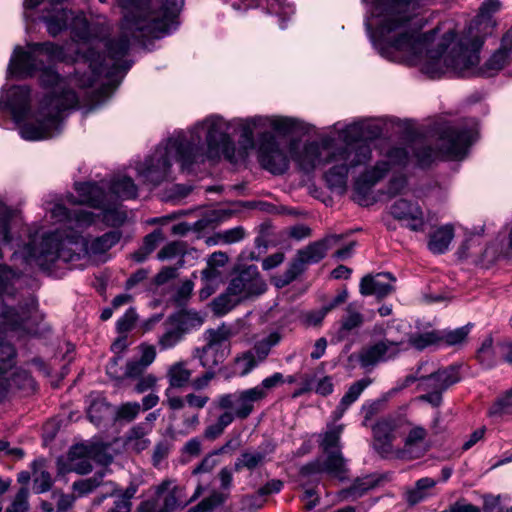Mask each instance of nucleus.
<instances>
[{
	"label": "nucleus",
	"mask_w": 512,
	"mask_h": 512,
	"mask_svg": "<svg viewBox=\"0 0 512 512\" xmlns=\"http://www.w3.org/2000/svg\"><path fill=\"white\" fill-rule=\"evenodd\" d=\"M327 458L324 462L319 460L310 462L301 468L302 475L326 472L332 477L344 480L347 478V468L341 451L326 453Z\"/></svg>",
	"instance_id": "412c9836"
},
{
	"label": "nucleus",
	"mask_w": 512,
	"mask_h": 512,
	"mask_svg": "<svg viewBox=\"0 0 512 512\" xmlns=\"http://www.w3.org/2000/svg\"><path fill=\"white\" fill-rule=\"evenodd\" d=\"M227 499V495L218 491L212 492L208 497L204 498L196 506L190 508L188 512H208L211 511Z\"/></svg>",
	"instance_id": "6e6d98bb"
},
{
	"label": "nucleus",
	"mask_w": 512,
	"mask_h": 512,
	"mask_svg": "<svg viewBox=\"0 0 512 512\" xmlns=\"http://www.w3.org/2000/svg\"><path fill=\"white\" fill-rule=\"evenodd\" d=\"M286 143L279 141L270 133L260 138L258 158L261 166L273 174H283L289 167V159L284 151Z\"/></svg>",
	"instance_id": "dca6fc26"
},
{
	"label": "nucleus",
	"mask_w": 512,
	"mask_h": 512,
	"mask_svg": "<svg viewBox=\"0 0 512 512\" xmlns=\"http://www.w3.org/2000/svg\"><path fill=\"white\" fill-rule=\"evenodd\" d=\"M233 422L230 411H223L217 420L208 425L204 430V437L208 440H215L220 437L225 429Z\"/></svg>",
	"instance_id": "8fccbe9b"
},
{
	"label": "nucleus",
	"mask_w": 512,
	"mask_h": 512,
	"mask_svg": "<svg viewBox=\"0 0 512 512\" xmlns=\"http://www.w3.org/2000/svg\"><path fill=\"white\" fill-rule=\"evenodd\" d=\"M240 301L241 300H238L234 294H230L227 289L226 293L221 294L213 300V311L216 314L224 315L232 310Z\"/></svg>",
	"instance_id": "13d9d810"
},
{
	"label": "nucleus",
	"mask_w": 512,
	"mask_h": 512,
	"mask_svg": "<svg viewBox=\"0 0 512 512\" xmlns=\"http://www.w3.org/2000/svg\"><path fill=\"white\" fill-rule=\"evenodd\" d=\"M104 472L100 471L95 473L92 477L75 481L72 484V490L76 493L75 496L82 497L91 492L103 484Z\"/></svg>",
	"instance_id": "49530a36"
},
{
	"label": "nucleus",
	"mask_w": 512,
	"mask_h": 512,
	"mask_svg": "<svg viewBox=\"0 0 512 512\" xmlns=\"http://www.w3.org/2000/svg\"><path fill=\"white\" fill-rule=\"evenodd\" d=\"M281 336L277 332L270 333L265 338L257 341L251 350L256 356L258 363L263 362L269 355L271 348L280 342Z\"/></svg>",
	"instance_id": "09e8293b"
},
{
	"label": "nucleus",
	"mask_w": 512,
	"mask_h": 512,
	"mask_svg": "<svg viewBox=\"0 0 512 512\" xmlns=\"http://www.w3.org/2000/svg\"><path fill=\"white\" fill-rule=\"evenodd\" d=\"M266 454L261 451H246L243 452L235 462V470L239 471L243 468L254 470L263 464Z\"/></svg>",
	"instance_id": "3c124183"
},
{
	"label": "nucleus",
	"mask_w": 512,
	"mask_h": 512,
	"mask_svg": "<svg viewBox=\"0 0 512 512\" xmlns=\"http://www.w3.org/2000/svg\"><path fill=\"white\" fill-rule=\"evenodd\" d=\"M169 323L177 325L183 334L201 327L204 316L196 311L183 310L169 316Z\"/></svg>",
	"instance_id": "72a5a7b5"
},
{
	"label": "nucleus",
	"mask_w": 512,
	"mask_h": 512,
	"mask_svg": "<svg viewBox=\"0 0 512 512\" xmlns=\"http://www.w3.org/2000/svg\"><path fill=\"white\" fill-rule=\"evenodd\" d=\"M342 239V235H328L325 238L309 244L307 247L299 250L295 260L290 264L282 277L275 278V285L279 288L291 283L299 274H301L306 264L317 263L322 260L328 249L337 245Z\"/></svg>",
	"instance_id": "f8f14e48"
},
{
	"label": "nucleus",
	"mask_w": 512,
	"mask_h": 512,
	"mask_svg": "<svg viewBox=\"0 0 512 512\" xmlns=\"http://www.w3.org/2000/svg\"><path fill=\"white\" fill-rule=\"evenodd\" d=\"M372 383L370 378H362L354 382L341 398L339 405L334 411L335 420L340 419L345 411L353 404L361 395V393Z\"/></svg>",
	"instance_id": "2f4dec72"
},
{
	"label": "nucleus",
	"mask_w": 512,
	"mask_h": 512,
	"mask_svg": "<svg viewBox=\"0 0 512 512\" xmlns=\"http://www.w3.org/2000/svg\"><path fill=\"white\" fill-rule=\"evenodd\" d=\"M265 399V394L260 388H249L235 393H226L218 396L214 401V407L230 411L232 420H245L255 410V404Z\"/></svg>",
	"instance_id": "ddd939ff"
},
{
	"label": "nucleus",
	"mask_w": 512,
	"mask_h": 512,
	"mask_svg": "<svg viewBox=\"0 0 512 512\" xmlns=\"http://www.w3.org/2000/svg\"><path fill=\"white\" fill-rule=\"evenodd\" d=\"M403 344V341L383 337L359 351V364L364 369H372L379 363L393 360L404 350Z\"/></svg>",
	"instance_id": "f3484780"
},
{
	"label": "nucleus",
	"mask_w": 512,
	"mask_h": 512,
	"mask_svg": "<svg viewBox=\"0 0 512 512\" xmlns=\"http://www.w3.org/2000/svg\"><path fill=\"white\" fill-rule=\"evenodd\" d=\"M63 58L62 47L52 42L33 43L28 46L27 51L21 47L14 50V57L10 62L9 69L12 74L21 77L31 76L36 71H41V84L46 88H52V92L45 96L42 103L51 98L59 99L60 102L65 101L68 93H73L78 98L76 93L67 87L68 84L87 88L93 86L102 74H109L104 64L105 58L94 49H89L84 55V64H88L89 73L80 74L79 71H76L72 77L66 80L51 67H46V64L61 61Z\"/></svg>",
	"instance_id": "f03ea898"
},
{
	"label": "nucleus",
	"mask_w": 512,
	"mask_h": 512,
	"mask_svg": "<svg viewBox=\"0 0 512 512\" xmlns=\"http://www.w3.org/2000/svg\"><path fill=\"white\" fill-rule=\"evenodd\" d=\"M125 10L121 24V36L107 44L109 57L118 61L129 50L130 38H159L165 34L184 6V0H117Z\"/></svg>",
	"instance_id": "7ed1b4c3"
},
{
	"label": "nucleus",
	"mask_w": 512,
	"mask_h": 512,
	"mask_svg": "<svg viewBox=\"0 0 512 512\" xmlns=\"http://www.w3.org/2000/svg\"><path fill=\"white\" fill-rule=\"evenodd\" d=\"M395 280L390 273L365 275L360 281V294L363 296L374 295L378 299H383L394 292L395 289L392 282H395Z\"/></svg>",
	"instance_id": "b1692460"
},
{
	"label": "nucleus",
	"mask_w": 512,
	"mask_h": 512,
	"mask_svg": "<svg viewBox=\"0 0 512 512\" xmlns=\"http://www.w3.org/2000/svg\"><path fill=\"white\" fill-rule=\"evenodd\" d=\"M41 19L47 26L48 33L55 37L67 27L68 21L72 19L71 28L75 37L84 42L102 36L103 32L98 23H90L83 14L72 17V13L65 9L53 8V13L43 15Z\"/></svg>",
	"instance_id": "9b49d317"
},
{
	"label": "nucleus",
	"mask_w": 512,
	"mask_h": 512,
	"mask_svg": "<svg viewBox=\"0 0 512 512\" xmlns=\"http://www.w3.org/2000/svg\"><path fill=\"white\" fill-rule=\"evenodd\" d=\"M512 414V389L502 398L498 399L489 409L490 416Z\"/></svg>",
	"instance_id": "680f3d73"
},
{
	"label": "nucleus",
	"mask_w": 512,
	"mask_h": 512,
	"mask_svg": "<svg viewBox=\"0 0 512 512\" xmlns=\"http://www.w3.org/2000/svg\"><path fill=\"white\" fill-rule=\"evenodd\" d=\"M362 308V303L357 301H353L345 307L344 314L340 320L342 331L350 332L363 325L364 315L362 314Z\"/></svg>",
	"instance_id": "c9c22d12"
},
{
	"label": "nucleus",
	"mask_w": 512,
	"mask_h": 512,
	"mask_svg": "<svg viewBox=\"0 0 512 512\" xmlns=\"http://www.w3.org/2000/svg\"><path fill=\"white\" fill-rule=\"evenodd\" d=\"M192 376V370L188 368L185 361L171 365L167 372L169 385L173 388H182L188 385Z\"/></svg>",
	"instance_id": "ea45409f"
},
{
	"label": "nucleus",
	"mask_w": 512,
	"mask_h": 512,
	"mask_svg": "<svg viewBox=\"0 0 512 512\" xmlns=\"http://www.w3.org/2000/svg\"><path fill=\"white\" fill-rule=\"evenodd\" d=\"M141 405L138 402H127L117 409L116 418L126 422L133 421L140 413Z\"/></svg>",
	"instance_id": "e2e57ef3"
},
{
	"label": "nucleus",
	"mask_w": 512,
	"mask_h": 512,
	"mask_svg": "<svg viewBox=\"0 0 512 512\" xmlns=\"http://www.w3.org/2000/svg\"><path fill=\"white\" fill-rule=\"evenodd\" d=\"M77 105L78 98L73 93H68L62 102L53 98L46 100L45 103H41L35 120L21 126L22 138L36 141L52 137L58 127L61 112Z\"/></svg>",
	"instance_id": "9d476101"
},
{
	"label": "nucleus",
	"mask_w": 512,
	"mask_h": 512,
	"mask_svg": "<svg viewBox=\"0 0 512 512\" xmlns=\"http://www.w3.org/2000/svg\"><path fill=\"white\" fill-rule=\"evenodd\" d=\"M396 427L393 418L382 419L373 426L374 447L380 454L386 455L391 452Z\"/></svg>",
	"instance_id": "bb28decb"
},
{
	"label": "nucleus",
	"mask_w": 512,
	"mask_h": 512,
	"mask_svg": "<svg viewBox=\"0 0 512 512\" xmlns=\"http://www.w3.org/2000/svg\"><path fill=\"white\" fill-rule=\"evenodd\" d=\"M29 490L27 487H21L11 506L7 508V512H26L29 508L28 504Z\"/></svg>",
	"instance_id": "0e129e2a"
},
{
	"label": "nucleus",
	"mask_w": 512,
	"mask_h": 512,
	"mask_svg": "<svg viewBox=\"0 0 512 512\" xmlns=\"http://www.w3.org/2000/svg\"><path fill=\"white\" fill-rule=\"evenodd\" d=\"M12 382L15 389L34 391L36 389V383L32 376L25 370H16L12 374Z\"/></svg>",
	"instance_id": "052dcab7"
},
{
	"label": "nucleus",
	"mask_w": 512,
	"mask_h": 512,
	"mask_svg": "<svg viewBox=\"0 0 512 512\" xmlns=\"http://www.w3.org/2000/svg\"><path fill=\"white\" fill-rule=\"evenodd\" d=\"M187 243L184 241H172L164 245L157 253V258L161 261L179 258L178 267L184 264L183 257L187 253Z\"/></svg>",
	"instance_id": "79ce46f5"
},
{
	"label": "nucleus",
	"mask_w": 512,
	"mask_h": 512,
	"mask_svg": "<svg viewBox=\"0 0 512 512\" xmlns=\"http://www.w3.org/2000/svg\"><path fill=\"white\" fill-rule=\"evenodd\" d=\"M229 352V348H218L206 343L203 347L196 348L193 351V357L199 359L200 364L205 369L214 370L224 362Z\"/></svg>",
	"instance_id": "c85d7f7f"
},
{
	"label": "nucleus",
	"mask_w": 512,
	"mask_h": 512,
	"mask_svg": "<svg viewBox=\"0 0 512 512\" xmlns=\"http://www.w3.org/2000/svg\"><path fill=\"white\" fill-rule=\"evenodd\" d=\"M20 275L6 265H0V337L7 329L32 331L43 315L39 312L35 297L28 296L14 305L16 289L14 283Z\"/></svg>",
	"instance_id": "423d86ee"
},
{
	"label": "nucleus",
	"mask_w": 512,
	"mask_h": 512,
	"mask_svg": "<svg viewBox=\"0 0 512 512\" xmlns=\"http://www.w3.org/2000/svg\"><path fill=\"white\" fill-rule=\"evenodd\" d=\"M119 232L110 231L88 243L80 235L52 233L43 237L39 247L28 244L24 247L23 255L28 264H34L41 269H49L57 259L64 262L78 260L81 256L103 254L120 241Z\"/></svg>",
	"instance_id": "39448f33"
},
{
	"label": "nucleus",
	"mask_w": 512,
	"mask_h": 512,
	"mask_svg": "<svg viewBox=\"0 0 512 512\" xmlns=\"http://www.w3.org/2000/svg\"><path fill=\"white\" fill-rule=\"evenodd\" d=\"M409 344L417 350H423L432 345L440 346L438 330L413 334L409 337Z\"/></svg>",
	"instance_id": "864d4df0"
},
{
	"label": "nucleus",
	"mask_w": 512,
	"mask_h": 512,
	"mask_svg": "<svg viewBox=\"0 0 512 512\" xmlns=\"http://www.w3.org/2000/svg\"><path fill=\"white\" fill-rule=\"evenodd\" d=\"M453 238L454 228L452 225L440 226L430 234L428 248L432 253L442 254L448 249Z\"/></svg>",
	"instance_id": "f704fd0d"
},
{
	"label": "nucleus",
	"mask_w": 512,
	"mask_h": 512,
	"mask_svg": "<svg viewBox=\"0 0 512 512\" xmlns=\"http://www.w3.org/2000/svg\"><path fill=\"white\" fill-rule=\"evenodd\" d=\"M181 163L183 169H190L195 163L204 162V156L198 146H191L186 138L168 141L165 147H159L138 167L143 181L157 186L170 177L172 162Z\"/></svg>",
	"instance_id": "0eeeda50"
},
{
	"label": "nucleus",
	"mask_w": 512,
	"mask_h": 512,
	"mask_svg": "<svg viewBox=\"0 0 512 512\" xmlns=\"http://www.w3.org/2000/svg\"><path fill=\"white\" fill-rule=\"evenodd\" d=\"M33 490L37 494L49 491L54 483L51 473L47 470L46 461L37 459L32 464Z\"/></svg>",
	"instance_id": "473e14b6"
},
{
	"label": "nucleus",
	"mask_w": 512,
	"mask_h": 512,
	"mask_svg": "<svg viewBox=\"0 0 512 512\" xmlns=\"http://www.w3.org/2000/svg\"><path fill=\"white\" fill-rule=\"evenodd\" d=\"M390 213L412 231L422 232L425 229L424 213L417 202L398 199L391 205Z\"/></svg>",
	"instance_id": "6ab92c4d"
},
{
	"label": "nucleus",
	"mask_w": 512,
	"mask_h": 512,
	"mask_svg": "<svg viewBox=\"0 0 512 512\" xmlns=\"http://www.w3.org/2000/svg\"><path fill=\"white\" fill-rule=\"evenodd\" d=\"M460 380L459 371L455 366H448L419 378L420 390L444 392Z\"/></svg>",
	"instance_id": "4be33fe9"
},
{
	"label": "nucleus",
	"mask_w": 512,
	"mask_h": 512,
	"mask_svg": "<svg viewBox=\"0 0 512 512\" xmlns=\"http://www.w3.org/2000/svg\"><path fill=\"white\" fill-rule=\"evenodd\" d=\"M388 161L378 162L372 169L365 171L355 183V199L365 195L370 188L386 176L393 165L404 166L409 159V152L405 148L394 147L387 154Z\"/></svg>",
	"instance_id": "2eb2a0df"
},
{
	"label": "nucleus",
	"mask_w": 512,
	"mask_h": 512,
	"mask_svg": "<svg viewBox=\"0 0 512 512\" xmlns=\"http://www.w3.org/2000/svg\"><path fill=\"white\" fill-rule=\"evenodd\" d=\"M39 323H36L33 327L32 331H26L24 329H7L3 336L0 337V373L6 374L16 363V350L13 345H11L8 342H4L3 339L5 338L8 331H17L24 334H36L37 333V326Z\"/></svg>",
	"instance_id": "7c9ffc66"
},
{
	"label": "nucleus",
	"mask_w": 512,
	"mask_h": 512,
	"mask_svg": "<svg viewBox=\"0 0 512 512\" xmlns=\"http://www.w3.org/2000/svg\"><path fill=\"white\" fill-rule=\"evenodd\" d=\"M427 435V430L421 426L411 428L404 440V453L410 458L423 456L428 450V445L426 444Z\"/></svg>",
	"instance_id": "cd10ccee"
},
{
	"label": "nucleus",
	"mask_w": 512,
	"mask_h": 512,
	"mask_svg": "<svg viewBox=\"0 0 512 512\" xmlns=\"http://www.w3.org/2000/svg\"><path fill=\"white\" fill-rule=\"evenodd\" d=\"M299 142L292 140L289 151L292 159L304 171L317 166L331 165L324 177L330 188H345L350 169L366 164L371 159V148L362 142H353L333 150L321 147L317 142L304 145L301 152Z\"/></svg>",
	"instance_id": "20e7f679"
},
{
	"label": "nucleus",
	"mask_w": 512,
	"mask_h": 512,
	"mask_svg": "<svg viewBox=\"0 0 512 512\" xmlns=\"http://www.w3.org/2000/svg\"><path fill=\"white\" fill-rule=\"evenodd\" d=\"M201 490V486H198L195 494L187 499L183 487L176 485L171 479H165L156 487L157 501L162 503L157 512H174L196 499Z\"/></svg>",
	"instance_id": "a211bd4d"
},
{
	"label": "nucleus",
	"mask_w": 512,
	"mask_h": 512,
	"mask_svg": "<svg viewBox=\"0 0 512 512\" xmlns=\"http://www.w3.org/2000/svg\"><path fill=\"white\" fill-rule=\"evenodd\" d=\"M437 481L424 477L416 481L415 486L405 493L406 501L409 505H416L429 496V490L434 488Z\"/></svg>",
	"instance_id": "58836bf2"
},
{
	"label": "nucleus",
	"mask_w": 512,
	"mask_h": 512,
	"mask_svg": "<svg viewBox=\"0 0 512 512\" xmlns=\"http://www.w3.org/2000/svg\"><path fill=\"white\" fill-rule=\"evenodd\" d=\"M421 0H374L373 15L378 19L382 53L399 54L401 60L410 65H419L430 78L440 77L450 69L460 75L474 74L479 64L480 49L469 41L461 42L458 50L446 53L456 34L449 29L437 44L432 41L439 27L422 34L423 18L419 15Z\"/></svg>",
	"instance_id": "f257e3e1"
},
{
	"label": "nucleus",
	"mask_w": 512,
	"mask_h": 512,
	"mask_svg": "<svg viewBox=\"0 0 512 512\" xmlns=\"http://www.w3.org/2000/svg\"><path fill=\"white\" fill-rule=\"evenodd\" d=\"M373 487V483L368 479H356L353 484L344 491L346 495L357 498Z\"/></svg>",
	"instance_id": "338daca9"
},
{
	"label": "nucleus",
	"mask_w": 512,
	"mask_h": 512,
	"mask_svg": "<svg viewBox=\"0 0 512 512\" xmlns=\"http://www.w3.org/2000/svg\"><path fill=\"white\" fill-rule=\"evenodd\" d=\"M51 217L56 222H64L71 229L89 226L95 220V215L92 212L83 209L70 210L62 203L54 204L51 209Z\"/></svg>",
	"instance_id": "5701e85b"
},
{
	"label": "nucleus",
	"mask_w": 512,
	"mask_h": 512,
	"mask_svg": "<svg viewBox=\"0 0 512 512\" xmlns=\"http://www.w3.org/2000/svg\"><path fill=\"white\" fill-rule=\"evenodd\" d=\"M469 334V327L463 326L454 330H438L439 345H457L465 341Z\"/></svg>",
	"instance_id": "603ef678"
},
{
	"label": "nucleus",
	"mask_w": 512,
	"mask_h": 512,
	"mask_svg": "<svg viewBox=\"0 0 512 512\" xmlns=\"http://www.w3.org/2000/svg\"><path fill=\"white\" fill-rule=\"evenodd\" d=\"M151 433V427L147 423H139L132 426L125 434L126 447L136 453L146 450L151 442L147 436Z\"/></svg>",
	"instance_id": "c756f323"
},
{
	"label": "nucleus",
	"mask_w": 512,
	"mask_h": 512,
	"mask_svg": "<svg viewBox=\"0 0 512 512\" xmlns=\"http://www.w3.org/2000/svg\"><path fill=\"white\" fill-rule=\"evenodd\" d=\"M235 369L240 376L250 373L259 363L252 351H245L238 355L235 360Z\"/></svg>",
	"instance_id": "4d7b16f0"
},
{
	"label": "nucleus",
	"mask_w": 512,
	"mask_h": 512,
	"mask_svg": "<svg viewBox=\"0 0 512 512\" xmlns=\"http://www.w3.org/2000/svg\"><path fill=\"white\" fill-rule=\"evenodd\" d=\"M266 290L267 284L255 265L238 267L228 285L229 293L243 301L258 297Z\"/></svg>",
	"instance_id": "4468645a"
},
{
	"label": "nucleus",
	"mask_w": 512,
	"mask_h": 512,
	"mask_svg": "<svg viewBox=\"0 0 512 512\" xmlns=\"http://www.w3.org/2000/svg\"><path fill=\"white\" fill-rule=\"evenodd\" d=\"M496 352L498 353L497 348L493 347L492 337H487L477 351V359L483 366L492 367L496 363Z\"/></svg>",
	"instance_id": "5fc2aeb1"
},
{
	"label": "nucleus",
	"mask_w": 512,
	"mask_h": 512,
	"mask_svg": "<svg viewBox=\"0 0 512 512\" xmlns=\"http://www.w3.org/2000/svg\"><path fill=\"white\" fill-rule=\"evenodd\" d=\"M343 432V425H333L320 434V447L324 453L341 451L340 439Z\"/></svg>",
	"instance_id": "a19ab883"
},
{
	"label": "nucleus",
	"mask_w": 512,
	"mask_h": 512,
	"mask_svg": "<svg viewBox=\"0 0 512 512\" xmlns=\"http://www.w3.org/2000/svg\"><path fill=\"white\" fill-rule=\"evenodd\" d=\"M229 125L220 116L212 115L197 124L192 131L191 139L186 141L191 146H198L204 160L216 159L223 154L232 160L234 145L228 135Z\"/></svg>",
	"instance_id": "1a4fd4ad"
},
{
	"label": "nucleus",
	"mask_w": 512,
	"mask_h": 512,
	"mask_svg": "<svg viewBox=\"0 0 512 512\" xmlns=\"http://www.w3.org/2000/svg\"><path fill=\"white\" fill-rule=\"evenodd\" d=\"M511 53L503 48H499L485 63V67L479 69L478 73L491 76L500 71L508 63Z\"/></svg>",
	"instance_id": "a18cd8bd"
},
{
	"label": "nucleus",
	"mask_w": 512,
	"mask_h": 512,
	"mask_svg": "<svg viewBox=\"0 0 512 512\" xmlns=\"http://www.w3.org/2000/svg\"><path fill=\"white\" fill-rule=\"evenodd\" d=\"M75 190L78 193L79 199L77 200L74 195L67 197L69 204H86L93 208H104V190L95 183H76Z\"/></svg>",
	"instance_id": "a878e982"
},
{
	"label": "nucleus",
	"mask_w": 512,
	"mask_h": 512,
	"mask_svg": "<svg viewBox=\"0 0 512 512\" xmlns=\"http://www.w3.org/2000/svg\"><path fill=\"white\" fill-rule=\"evenodd\" d=\"M52 497L56 499V508L59 511L69 512L74 506V502L77 498L75 494H65L61 490H55L52 492Z\"/></svg>",
	"instance_id": "69168bd1"
},
{
	"label": "nucleus",
	"mask_w": 512,
	"mask_h": 512,
	"mask_svg": "<svg viewBox=\"0 0 512 512\" xmlns=\"http://www.w3.org/2000/svg\"><path fill=\"white\" fill-rule=\"evenodd\" d=\"M165 240V236L161 229H155L153 232L149 233L144 237L143 240V249L151 254L158 244Z\"/></svg>",
	"instance_id": "774afa93"
},
{
	"label": "nucleus",
	"mask_w": 512,
	"mask_h": 512,
	"mask_svg": "<svg viewBox=\"0 0 512 512\" xmlns=\"http://www.w3.org/2000/svg\"><path fill=\"white\" fill-rule=\"evenodd\" d=\"M137 488L129 486L124 491L117 493L116 489H112L110 496H115L114 505L108 512H130L132 503L131 499L136 494Z\"/></svg>",
	"instance_id": "c03bdc74"
},
{
	"label": "nucleus",
	"mask_w": 512,
	"mask_h": 512,
	"mask_svg": "<svg viewBox=\"0 0 512 512\" xmlns=\"http://www.w3.org/2000/svg\"><path fill=\"white\" fill-rule=\"evenodd\" d=\"M235 335L236 332L231 325L222 323L217 328L206 330L204 339L209 345L218 348H229V345H226V343Z\"/></svg>",
	"instance_id": "e433bc0d"
},
{
	"label": "nucleus",
	"mask_w": 512,
	"mask_h": 512,
	"mask_svg": "<svg viewBox=\"0 0 512 512\" xmlns=\"http://www.w3.org/2000/svg\"><path fill=\"white\" fill-rule=\"evenodd\" d=\"M495 26L496 21L492 15L481 11L471 22L465 39L476 49H481L485 37L493 33Z\"/></svg>",
	"instance_id": "393cba45"
},
{
	"label": "nucleus",
	"mask_w": 512,
	"mask_h": 512,
	"mask_svg": "<svg viewBox=\"0 0 512 512\" xmlns=\"http://www.w3.org/2000/svg\"><path fill=\"white\" fill-rule=\"evenodd\" d=\"M30 88L28 86H14L9 91V103L15 115L22 116L30 104Z\"/></svg>",
	"instance_id": "4c0bfd02"
},
{
	"label": "nucleus",
	"mask_w": 512,
	"mask_h": 512,
	"mask_svg": "<svg viewBox=\"0 0 512 512\" xmlns=\"http://www.w3.org/2000/svg\"><path fill=\"white\" fill-rule=\"evenodd\" d=\"M164 326L165 331L158 340V344L162 350L174 347L181 341L184 335L177 325L169 323V317L164 322Z\"/></svg>",
	"instance_id": "de8ad7c7"
},
{
	"label": "nucleus",
	"mask_w": 512,
	"mask_h": 512,
	"mask_svg": "<svg viewBox=\"0 0 512 512\" xmlns=\"http://www.w3.org/2000/svg\"><path fill=\"white\" fill-rule=\"evenodd\" d=\"M473 141L474 135L470 129L448 125L441 129L436 149L424 142L414 143L411 149L418 164L427 166L438 156L452 160L462 159Z\"/></svg>",
	"instance_id": "6e6552de"
},
{
	"label": "nucleus",
	"mask_w": 512,
	"mask_h": 512,
	"mask_svg": "<svg viewBox=\"0 0 512 512\" xmlns=\"http://www.w3.org/2000/svg\"><path fill=\"white\" fill-rule=\"evenodd\" d=\"M111 191L122 199H133L137 196V186L130 177L118 176L110 186Z\"/></svg>",
	"instance_id": "37998d69"
},
{
	"label": "nucleus",
	"mask_w": 512,
	"mask_h": 512,
	"mask_svg": "<svg viewBox=\"0 0 512 512\" xmlns=\"http://www.w3.org/2000/svg\"><path fill=\"white\" fill-rule=\"evenodd\" d=\"M70 458L72 461L71 470L80 475H85L92 471L90 460H94L105 465L112 461V457L110 455L102 454L99 447L94 445L74 446L70 451Z\"/></svg>",
	"instance_id": "aec40b11"
},
{
	"label": "nucleus",
	"mask_w": 512,
	"mask_h": 512,
	"mask_svg": "<svg viewBox=\"0 0 512 512\" xmlns=\"http://www.w3.org/2000/svg\"><path fill=\"white\" fill-rule=\"evenodd\" d=\"M231 441H228L223 447L219 450L206 455L203 460L200 462L198 466H196L192 474L197 475L201 473H209L211 472L218 464V460L216 459V455L220 453H224L228 447H230Z\"/></svg>",
	"instance_id": "bf43d9fd"
}]
</instances>
